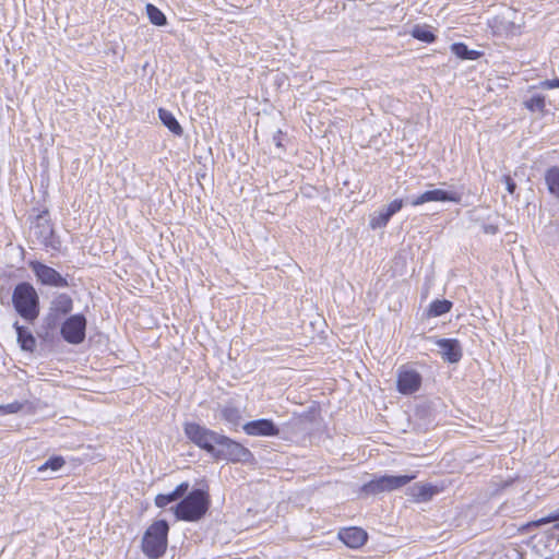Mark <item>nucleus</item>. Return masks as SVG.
Returning a JSON list of instances; mask_svg holds the SVG:
<instances>
[{"label": "nucleus", "mask_w": 559, "mask_h": 559, "mask_svg": "<svg viewBox=\"0 0 559 559\" xmlns=\"http://www.w3.org/2000/svg\"><path fill=\"white\" fill-rule=\"evenodd\" d=\"M169 525L165 520L155 521L145 531L142 538V551L150 559L163 557L168 545Z\"/></svg>", "instance_id": "7ed1b4c3"}, {"label": "nucleus", "mask_w": 559, "mask_h": 559, "mask_svg": "<svg viewBox=\"0 0 559 559\" xmlns=\"http://www.w3.org/2000/svg\"><path fill=\"white\" fill-rule=\"evenodd\" d=\"M186 437L212 457L216 450L221 433L201 426L197 423H186L183 426Z\"/></svg>", "instance_id": "39448f33"}, {"label": "nucleus", "mask_w": 559, "mask_h": 559, "mask_svg": "<svg viewBox=\"0 0 559 559\" xmlns=\"http://www.w3.org/2000/svg\"><path fill=\"white\" fill-rule=\"evenodd\" d=\"M526 107L533 111H535V110L543 111L545 108V97L539 94L533 95L526 102Z\"/></svg>", "instance_id": "cd10ccee"}, {"label": "nucleus", "mask_w": 559, "mask_h": 559, "mask_svg": "<svg viewBox=\"0 0 559 559\" xmlns=\"http://www.w3.org/2000/svg\"><path fill=\"white\" fill-rule=\"evenodd\" d=\"M540 86L544 88H558L559 87V79L543 81L540 83Z\"/></svg>", "instance_id": "f704fd0d"}, {"label": "nucleus", "mask_w": 559, "mask_h": 559, "mask_svg": "<svg viewBox=\"0 0 559 559\" xmlns=\"http://www.w3.org/2000/svg\"><path fill=\"white\" fill-rule=\"evenodd\" d=\"M548 191L559 200V167L554 166L545 174Z\"/></svg>", "instance_id": "6ab92c4d"}, {"label": "nucleus", "mask_w": 559, "mask_h": 559, "mask_svg": "<svg viewBox=\"0 0 559 559\" xmlns=\"http://www.w3.org/2000/svg\"><path fill=\"white\" fill-rule=\"evenodd\" d=\"M407 492L416 502H426L437 495L439 490L431 484L417 483L409 487Z\"/></svg>", "instance_id": "dca6fc26"}, {"label": "nucleus", "mask_w": 559, "mask_h": 559, "mask_svg": "<svg viewBox=\"0 0 559 559\" xmlns=\"http://www.w3.org/2000/svg\"><path fill=\"white\" fill-rule=\"evenodd\" d=\"M338 537L346 546L358 548L367 542L368 535L360 527H347L340 531Z\"/></svg>", "instance_id": "2eb2a0df"}, {"label": "nucleus", "mask_w": 559, "mask_h": 559, "mask_svg": "<svg viewBox=\"0 0 559 559\" xmlns=\"http://www.w3.org/2000/svg\"><path fill=\"white\" fill-rule=\"evenodd\" d=\"M146 14L150 22L156 26H164L167 24L166 15L154 4H146Z\"/></svg>", "instance_id": "5701e85b"}, {"label": "nucleus", "mask_w": 559, "mask_h": 559, "mask_svg": "<svg viewBox=\"0 0 559 559\" xmlns=\"http://www.w3.org/2000/svg\"><path fill=\"white\" fill-rule=\"evenodd\" d=\"M12 305L16 313L29 323H33L39 316V296L35 287L28 282H21L14 287Z\"/></svg>", "instance_id": "f03ea898"}, {"label": "nucleus", "mask_w": 559, "mask_h": 559, "mask_svg": "<svg viewBox=\"0 0 559 559\" xmlns=\"http://www.w3.org/2000/svg\"><path fill=\"white\" fill-rule=\"evenodd\" d=\"M481 229L487 235H496L498 233V226L495 224H484Z\"/></svg>", "instance_id": "c9c22d12"}, {"label": "nucleus", "mask_w": 559, "mask_h": 559, "mask_svg": "<svg viewBox=\"0 0 559 559\" xmlns=\"http://www.w3.org/2000/svg\"><path fill=\"white\" fill-rule=\"evenodd\" d=\"M412 34L416 39L421 40L424 43H432L436 38V36L430 31L423 28L420 26L414 27Z\"/></svg>", "instance_id": "a878e982"}, {"label": "nucleus", "mask_w": 559, "mask_h": 559, "mask_svg": "<svg viewBox=\"0 0 559 559\" xmlns=\"http://www.w3.org/2000/svg\"><path fill=\"white\" fill-rule=\"evenodd\" d=\"M391 216H389V214L383 209H381L370 216L369 226L372 229L383 228L388 225Z\"/></svg>", "instance_id": "b1692460"}, {"label": "nucleus", "mask_w": 559, "mask_h": 559, "mask_svg": "<svg viewBox=\"0 0 559 559\" xmlns=\"http://www.w3.org/2000/svg\"><path fill=\"white\" fill-rule=\"evenodd\" d=\"M437 346L440 348V354L443 360L455 364L462 358V347L455 338H439L436 341Z\"/></svg>", "instance_id": "4468645a"}, {"label": "nucleus", "mask_w": 559, "mask_h": 559, "mask_svg": "<svg viewBox=\"0 0 559 559\" xmlns=\"http://www.w3.org/2000/svg\"><path fill=\"white\" fill-rule=\"evenodd\" d=\"M66 464V461L62 456L56 455L49 457L44 464H41L37 471L39 473H45L46 471L50 469L52 472L59 471L63 465Z\"/></svg>", "instance_id": "393cba45"}, {"label": "nucleus", "mask_w": 559, "mask_h": 559, "mask_svg": "<svg viewBox=\"0 0 559 559\" xmlns=\"http://www.w3.org/2000/svg\"><path fill=\"white\" fill-rule=\"evenodd\" d=\"M462 193L455 190H444L441 188L427 190L416 198L406 199V203L418 206L427 202H453L460 203Z\"/></svg>", "instance_id": "9b49d317"}, {"label": "nucleus", "mask_w": 559, "mask_h": 559, "mask_svg": "<svg viewBox=\"0 0 559 559\" xmlns=\"http://www.w3.org/2000/svg\"><path fill=\"white\" fill-rule=\"evenodd\" d=\"M555 521H559V509L554 511L552 513H550L548 516L533 522V525L539 526L542 524L550 523V522H555Z\"/></svg>", "instance_id": "7c9ffc66"}, {"label": "nucleus", "mask_w": 559, "mask_h": 559, "mask_svg": "<svg viewBox=\"0 0 559 559\" xmlns=\"http://www.w3.org/2000/svg\"><path fill=\"white\" fill-rule=\"evenodd\" d=\"M28 266L36 276L37 282L44 286L56 288L70 286L67 276L61 275L57 270L43 262L29 261Z\"/></svg>", "instance_id": "1a4fd4ad"}, {"label": "nucleus", "mask_w": 559, "mask_h": 559, "mask_svg": "<svg viewBox=\"0 0 559 559\" xmlns=\"http://www.w3.org/2000/svg\"><path fill=\"white\" fill-rule=\"evenodd\" d=\"M221 417L229 425L237 427L240 424L241 413L236 406L227 404L222 407Z\"/></svg>", "instance_id": "aec40b11"}, {"label": "nucleus", "mask_w": 559, "mask_h": 559, "mask_svg": "<svg viewBox=\"0 0 559 559\" xmlns=\"http://www.w3.org/2000/svg\"><path fill=\"white\" fill-rule=\"evenodd\" d=\"M189 489V483L187 481H183L181 484H179L174 490L173 492L179 498V499H182L183 497H186L185 495L187 493Z\"/></svg>", "instance_id": "2f4dec72"}, {"label": "nucleus", "mask_w": 559, "mask_h": 559, "mask_svg": "<svg viewBox=\"0 0 559 559\" xmlns=\"http://www.w3.org/2000/svg\"><path fill=\"white\" fill-rule=\"evenodd\" d=\"M421 376L413 369L401 370L397 374V390L402 394H412L419 390Z\"/></svg>", "instance_id": "ddd939ff"}, {"label": "nucleus", "mask_w": 559, "mask_h": 559, "mask_svg": "<svg viewBox=\"0 0 559 559\" xmlns=\"http://www.w3.org/2000/svg\"><path fill=\"white\" fill-rule=\"evenodd\" d=\"M452 52L462 60H476L479 57V52L476 50L468 49L463 43H455L451 46Z\"/></svg>", "instance_id": "4be33fe9"}, {"label": "nucleus", "mask_w": 559, "mask_h": 559, "mask_svg": "<svg viewBox=\"0 0 559 559\" xmlns=\"http://www.w3.org/2000/svg\"><path fill=\"white\" fill-rule=\"evenodd\" d=\"M179 500V498L171 491L168 493H159L155 497V506L158 508H165L171 502Z\"/></svg>", "instance_id": "bb28decb"}, {"label": "nucleus", "mask_w": 559, "mask_h": 559, "mask_svg": "<svg viewBox=\"0 0 559 559\" xmlns=\"http://www.w3.org/2000/svg\"><path fill=\"white\" fill-rule=\"evenodd\" d=\"M403 205H404L403 199H395L392 202H390L385 207H382V209L389 214V216L392 217L394 214H396L399 211H401Z\"/></svg>", "instance_id": "c85d7f7f"}, {"label": "nucleus", "mask_w": 559, "mask_h": 559, "mask_svg": "<svg viewBox=\"0 0 559 559\" xmlns=\"http://www.w3.org/2000/svg\"><path fill=\"white\" fill-rule=\"evenodd\" d=\"M22 408H23V404L20 402H13V403H9V404L0 406V409L4 414H14V413L20 412Z\"/></svg>", "instance_id": "c756f323"}, {"label": "nucleus", "mask_w": 559, "mask_h": 559, "mask_svg": "<svg viewBox=\"0 0 559 559\" xmlns=\"http://www.w3.org/2000/svg\"><path fill=\"white\" fill-rule=\"evenodd\" d=\"M32 231L39 245H41L45 249L60 251L61 241L55 235L48 210H44L38 215H36L32 225Z\"/></svg>", "instance_id": "20e7f679"}, {"label": "nucleus", "mask_w": 559, "mask_h": 559, "mask_svg": "<svg viewBox=\"0 0 559 559\" xmlns=\"http://www.w3.org/2000/svg\"><path fill=\"white\" fill-rule=\"evenodd\" d=\"M452 308V302L448 299H436L433 300L427 310L428 317H440L448 313Z\"/></svg>", "instance_id": "412c9836"}, {"label": "nucleus", "mask_w": 559, "mask_h": 559, "mask_svg": "<svg viewBox=\"0 0 559 559\" xmlns=\"http://www.w3.org/2000/svg\"><path fill=\"white\" fill-rule=\"evenodd\" d=\"M158 116L163 124L168 128L170 132H173L175 135L181 136L183 133V129L179 124L176 117L169 111L164 108H159Z\"/></svg>", "instance_id": "a211bd4d"}, {"label": "nucleus", "mask_w": 559, "mask_h": 559, "mask_svg": "<svg viewBox=\"0 0 559 559\" xmlns=\"http://www.w3.org/2000/svg\"><path fill=\"white\" fill-rule=\"evenodd\" d=\"M13 326L16 331L17 342L21 348L26 352H33L36 347V340L32 332L27 328L20 325L17 321Z\"/></svg>", "instance_id": "f3484780"}, {"label": "nucleus", "mask_w": 559, "mask_h": 559, "mask_svg": "<svg viewBox=\"0 0 559 559\" xmlns=\"http://www.w3.org/2000/svg\"><path fill=\"white\" fill-rule=\"evenodd\" d=\"M213 459L225 460L233 463H246L253 459V454L241 443L225 435H221Z\"/></svg>", "instance_id": "423d86ee"}, {"label": "nucleus", "mask_w": 559, "mask_h": 559, "mask_svg": "<svg viewBox=\"0 0 559 559\" xmlns=\"http://www.w3.org/2000/svg\"><path fill=\"white\" fill-rule=\"evenodd\" d=\"M503 181L506 183L507 191L510 194H513L516 189V183L514 182V180L510 176L506 175V176H503Z\"/></svg>", "instance_id": "473e14b6"}, {"label": "nucleus", "mask_w": 559, "mask_h": 559, "mask_svg": "<svg viewBox=\"0 0 559 559\" xmlns=\"http://www.w3.org/2000/svg\"><path fill=\"white\" fill-rule=\"evenodd\" d=\"M242 429L248 436L257 437H275L280 433V429L273 420L267 418L248 421L242 426Z\"/></svg>", "instance_id": "f8f14e48"}, {"label": "nucleus", "mask_w": 559, "mask_h": 559, "mask_svg": "<svg viewBox=\"0 0 559 559\" xmlns=\"http://www.w3.org/2000/svg\"><path fill=\"white\" fill-rule=\"evenodd\" d=\"M73 309V299L66 293H57L49 302L46 322L49 326H56Z\"/></svg>", "instance_id": "9d476101"}, {"label": "nucleus", "mask_w": 559, "mask_h": 559, "mask_svg": "<svg viewBox=\"0 0 559 559\" xmlns=\"http://www.w3.org/2000/svg\"><path fill=\"white\" fill-rule=\"evenodd\" d=\"M86 324L87 321L83 313L71 314L62 322L60 334L67 343L79 345L85 340Z\"/></svg>", "instance_id": "6e6552de"}, {"label": "nucleus", "mask_w": 559, "mask_h": 559, "mask_svg": "<svg viewBox=\"0 0 559 559\" xmlns=\"http://www.w3.org/2000/svg\"><path fill=\"white\" fill-rule=\"evenodd\" d=\"M416 478L415 474L411 475H383L376 477L361 487V491L366 495H379L384 491H392L404 487Z\"/></svg>", "instance_id": "0eeeda50"}, {"label": "nucleus", "mask_w": 559, "mask_h": 559, "mask_svg": "<svg viewBox=\"0 0 559 559\" xmlns=\"http://www.w3.org/2000/svg\"><path fill=\"white\" fill-rule=\"evenodd\" d=\"M283 136L284 133L281 130H277L273 135V142L278 148H284Z\"/></svg>", "instance_id": "72a5a7b5"}, {"label": "nucleus", "mask_w": 559, "mask_h": 559, "mask_svg": "<svg viewBox=\"0 0 559 559\" xmlns=\"http://www.w3.org/2000/svg\"><path fill=\"white\" fill-rule=\"evenodd\" d=\"M211 506L210 495L203 489H193L171 510L179 521L198 522L204 518Z\"/></svg>", "instance_id": "f257e3e1"}]
</instances>
